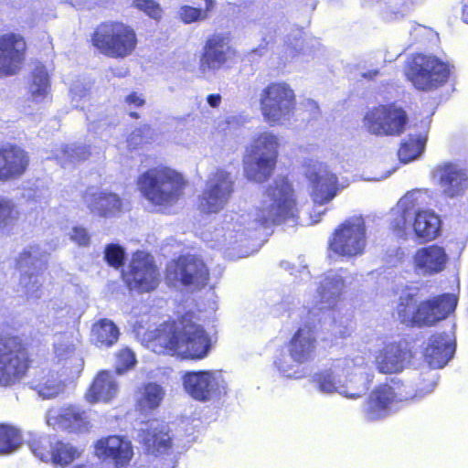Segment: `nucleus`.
Here are the masks:
<instances>
[{
    "label": "nucleus",
    "instance_id": "56",
    "mask_svg": "<svg viewBox=\"0 0 468 468\" xmlns=\"http://www.w3.org/2000/svg\"><path fill=\"white\" fill-rule=\"evenodd\" d=\"M70 239L80 246H86L90 242V235L86 229L74 227L70 232Z\"/></svg>",
    "mask_w": 468,
    "mask_h": 468
},
{
    "label": "nucleus",
    "instance_id": "14",
    "mask_svg": "<svg viewBox=\"0 0 468 468\" xmlns=\"http://www.w3.org/2000/svg\"><path fill=\"white\" fill-rule=\"evenodd\" d=\"M28 368V354L18 337L0 338V386L20 381Z\"/></svg>",
    "mask_w": 468,
    "mask_h": 468
},
{
    "label": "nucleus",
    "instance_id": "50",
    "mask_svg": "<svg viewBox=\"0 0 468 468\" xmlns=\"http://www.w3.org/2000/svg\"><path fill=\"white\" fill-rule=\"evenodd\" d=\"M131 6L157 22L164 15L163 8L155 0H133Z\"/></svg>",
    "mask_w": 468,
    "mask_h": 468
},
{
    "label": "nucleus",
    "instance_id": "60",
    "mask_svg": "<svg viewBox=\"0 0 468 468\" xmlns=\"http://www.w3.org/2000/svg\"><path fill=\"white\" fill-rule=\"evenodd\" d=\"M462 19L464 23L468 24V0H463Z\"/></svg>",
    "mask_w": 468,
    "mask_h": 468
},
{
    "label": "nucleus",
    "instance_id": "28",
    "mask_svg": "<svg viewBox=\"0 0 468 468\" xmlns=\"http://www.w3.org/2000/svg\"><path fill=\"white\" fill-rule=\"evenodd\" d=\"M138 441L145 451L154 455L165 453L171 447V437L165 424L152 420L144 424L138 432Z\"/></svg>",
    "mask_w": 468,
    "mask_h": 468
},
{
    "label": "nucleus",
    "instance_id": "43",
    "mask_svg": "<svg viewBox=\"0 0 468 468\" xmlns=\"http://www.w3.org/2000/svg\"><path fill=\"white\" fill-rule=\"evenodd\" d=\"M20 431L9 424H0V455H9L22 446Z\"/></svg>",
    "mask_w": 468,
    "mask_h": 468
},
{
    "label": "nucleus",
    "instance_id": "15",
    "mask_svg": "<svg viewBox=\"0 0 468 468\" xmlns=\"http://www.w3.org/2000/svg\"><path fill=\"white\" fill-rule=\"evenodd\" d=\"M408 122L407 112L395 104L374 107L363 119L366 130L378 136H399L405 131Z\"/></svg>",
    "mask_w": 468,
    "mask_h": 468
},
{
    "label": "nucleus",
    "instance_id": "38",
    "mask_svg": "<svg viewBox=\"0 0 468 468\" xmlns=\"http://www.w3.org/2000/svg\"><path fill=\"white\" fill-rule=\"evenodd\" d=\"M410 227H412L418 238L432 240L439 235L441 219L432 210L424 209L413 217L407 229Z\"/></svg>",
    "mask_w": 468,
    "mask_h": 468
},
{
    "label": "nucleus",
    "instance_id": "49",
    "mask_svg": "<svg viewBox=\"0 0 468 468\" xmlns=\"http://www.w3.org/2000/svg\"><path fill=\"white\" fill-rule=\"evenodd\" d=\"M89 155L90 153L85 146L70 144L58 149L54 157L65 165L67 164L85 160Z\"/></svg>",
    "mask_w": 468,
    "mask_h": 468
},
{
    "label": "nucleus",
    "instance_id": "44",
    "mask_svg": "<svg viewBox=\"0 0 468 468\" xmlns=\"http://www.w3.org/2000/svg\"><path fill=\"white\" fill-rule=\"evenodd\" d=\"M65 382L58 373L45 375L36 385L35 390L43 399H51L64 392Z\"/></svg>",
    "mask_w": 468,
    "mask_h": 468
},
{
    "label": "nucleus",
    "instance_id": "36",
    "mask_svg": "<svg viewBox=\"0 0 468 468\" xmlns=\"http://www.w3.org/2000/svg\"><path fill=\"white\" fill-rule=\"evenodd\" d=\"M315 348L314 332L310 325L306 324L294 333L288 346L292 360L303 364L313 358Z\"/></svg>",
    "mask_w": 468,
    "mask_h": 468
},
{
    "label": "nucleus",
    "instance_id": "40",
    "mask_svg": "<svg viewBox=\"0 0 468 468\" xmlns=\"http://www.w3.org/2000/svg\"><path fill=\"white\" fill-rule=\"evenodd\" d=\"M164 388L156 383L143 385L136 393V403L141 411L157 409L165 398Z\"/></svg>",
    "mask_w": 468,
    "mask_h": 468
},
{
    "label": "nucleus",
    "instance_id": "41",
    "mask_svg": "<svg viewBox=\"0 0 468 468\" xmlns=\"http://www.w3.org/2000/svg\"><path fill=\"white\" fill-rule=\"evenodd\" d=\"M119 337V329L109 319H101L95 323L91 329V341L99 347L112 346Z\"/></svg>",
    "mask_w": 468,
    "mask_h": 468
},
{
    "label": "nucleus",
    "instance_id": "19",
    "mask_svg": "<svg viewBox=\"0 0 468 468\" xmlns=\"http://www.w3.org/2000/svg\"><path fill=\"white\" fill-rule=\"evenodd\" d=\"M305 176L313 201L319 207L332 201L340 189L336 175L324 163L310 160Z\"/></svg>",
    "mask_w": 468,
    "mask_h": 468
},
{
    "label": "nucleus",
    "instance_id": "64",
    "mask_svg": "<svg viewBox=\"0 0 468 468\" xmlns=\"http://www.w3.org/2000/svg\"><path fill=\"white\" fill-rule=\"evenodd\" d=\"M324 210H320V209H319V210H317L318 217H317V218L313 219V220H312V223H316V222H318V221H319V219H320V216H321L322 214H324Z\"/></svg>",
    "mask_w": 468,
    "mask_h": 468
},
{
    "label": "nucleus",
    "instance_id": "10",
    "mask_svg": "<svg viewBox=\"0 0 468 468\" xmlns=\"http://www.w3.org/2000/svg\"><path fill=\"white\" fill-rule=\"evenodd\" d=\"M93 45L105 56L124 58L136 48V33L130 26L121 22L101 24L92 37Z\"/></svg>",
    "mask_w": 468,
    "mask_h": 468
},
{
    "label": "nucleus",
    "instance_id": "42",
    "mask_svg": "<svg viewBox=\"0 0 468 468\" xmlns=\"http://www.w3.org/2000/svg\"><path fill=\"white\" fill-rule=\"evenodd\" d=\"M426 141V132L419 134H410L409 137L402 142L399 150L398 154L399 160L403 163H409L420 157L424 151Z\"/></svg>",
    "mask_w": 468,
    "mask_h": 468
},
{
    "label": "nucleus",
    "instance_id": "55",
    "mask_svg": "<svg viewBox=\"0 0 468 468\" xmlns=\"http://www.w3.org/2000/svg\"><path fill=\"white\" fill-rule=\"evenodd\" d=\"M301 32L297 31L294 36L293 39H287L285 41L286 45V54L288 58H293L297 54L303 51V39L301 37Z\"/></svg>",
    "mask_w": 468,
    "mask_h": 468
},
{
    "label": "nucleus",
    "instance_id": "45",
    "mask_svg": "<svg viewBox=\"0 0 468 468\" xmlns=\"http://www.w3.org/2000/svg\"><path fill=\"white\" fill-rule=\"evenodd\" d=\"M303 365V363L293 361L290 353H282L274 360V367L280 375L292 379H300L305 376L306 370Z\"/></svg>",
    "mask_w": 468,
    "mask_h": 468
},
{
    "label": "nucleus",
    "instance_id": "16",
    "mask_svg": "<svg viewBox=\"0 0 468 468\" xmlns=\"http://www.w3.org/2000/svg\"><path fill=\"white\" fill-rule=\"evenodd\" d=\"M233 192L230 174L218 170L211 175L198 197V209L203 213H218L228 204Z\"/></svg>",
    "mask_w": 468,
    "mask_h": 468
},
{
    "label": "nucleus",
    "instance_id": "57",
    "mask_svg": "<svg viewBox=\"0 0 468 468\" xmlns=\"http://www.w3.org/2000/svg\"><path fill=\"white\" fill-rule=\"evenodd\" d=\"M87 95V90L79 85H75L70 89L71 101L75 107H80V101L85 99Z\"/></svg>",
    "mask_w": 468,
    "mask_h": 468
},
{
    "label": "nucleus",
    "instance_id": "5",
    "mask_svg": "<svg viewBox=\"0 0 468 468\" xmlns=\"http://www.w3.org/2000/svg\"><path fill=\"white\" fill-rule=\"evenodd\" d=\"M186 184L181 173L165 165L150 168L137 178L142 196L158 211L165 213L183 197Z\"/></svg>",
    "mask_w": 468,
    "mask_h": 468
},
{
    "label": "nucleus",
    "instance_id": "31",
    "mask_svg": "<svg viewBox=\"0 0 468 468\" xmlns=\"http://www.w3.org/2000/svg\"><path fill=\"white\" fill-rule=\"evenodd\" d=\"M83 201L91 213L102 218L116 217L122 211V200L112 192L90 187L85 192Z\"/></svg>",
    "mask_w": 468,
    "mask_h": 468
},
{
    "label": "nucleus",
    "instance_id": "35",
    "mask_svg": "<svg viewBox=\"0 0 468 468\" xmlns=\"http://www.w3.org/2000/svg\"><path fill=\"white\" fill-rule=\"evenodd\" d=\"M115 375L109 370L100 371L85 394L86 400L91 404L112 401L119 392V383Z\"/></svg>",
    "mask_w": 468,
    "mask_h": 468
},
{
    "label": "nucleus",
    "instance_id": "13",
    "mask_svg": "<svg viewBox=\"0 0 468 468\" xmlns=\"http://www.w3.org/2000/svg\"><path fill=\"white\" fill-rule=\"evenodd\" d=\"M367 247L365 220L361 216L346 219L333 232L329 249L338 256L354 258L364 253Z\"/></svg>",
    "mask_w": 468,
    "mask_h": 468
},
{
    "label": "nucleus",
    "instance_id": "52",
    "mask_svg": "<svg viewBox=\"0 0 468 468\" xmlns=\"http://www.w3.org/2000/svg\"><path fill=\"white\" fill-rule=\"evenodd\" d=\"M152 129L148 125H143L135 129L128 137L127 144L131 148H136L143 143H148L152 139Z\"/></svg>",
    "mask_w": 468,
    "mask_h": 468
},
{
    "label": "nucleus",
    "instance_id": "47",
    "mask_svg": "<svg viewBox=\"0 0 468 468\" xmlns=\"http://www.w3.org/2000/svg\"><path fill=\"white\" fill-rule=\"evenodd\" d=\"M204 8L193 7L190 5H183L179 10V16L185 24L204 21L208 18L209 13L215 7L214 0H203Z\"/></svg>",
    "mask_w": 468,
    "mask_h": 468
},
{
    "label": "nucleus",
    "instance_id": "53",
    "mask_svg": "<svg viewBox=\"0 0 468 468\" xmlns=\"http://www.w3.org/2000/svg\"><path fill=\"white\" fill-rule=\"evenodd\" d=\"M124 257V250L117 244H110L105 249V260L116 269L123 264Z\"/></svg>",
    "mask_w": 468,
    "mask_h": 468
},
{
    "label": "nucleus",
    "instance_id": "26",
    "mask_svg": "<svg viewBox=\"0 0 468 468\" xmlns=\"http://www.w3.org/2000/svg\"><path fill=\"white\" fill-rule=\"evenodd\" d=\"M234 54L229 39L221 35H214L209 37L205 45L204 53L201 56L199 69L202 73L220 69Z\"/></svg>",
    "mask_w": 468,
    "mask_h": 468
},
{
    "label": "nucleus",
    "instance_id": "48",
    "mask_svg": "<svg viewBox=\"0 0 468 468\" xmlns=\"http://www.w3.org/2000/svg\"><path fill=\"white\" fill-rule=\"evenodd\" d=\"M18 211L15 202L5 196H0V233L9 230L17 219Z\"/></svg>",
    "mask_w": 468,
    "mask_h": 468
},
{
    "label": "nucleus",
    "instance_id": "7",
    "mask_svg": "<svg viewBox=\"0 0 468 468\" xmlns=\"http://www.w3.org/2000/svg\"><path fill=\"white\" fill-rule=\"evenodd\" d=\"M452 69L447 59L431 53H415L407 58L403 72L416 90L429 92L444 86Z\"/></svg>",
    "mask_w": 468,
    "mask_h": 468
},
{
    "label": "nucleus",
    "instance_id": "39",
    "mask_svg": "<svg viewBox=\"0 0 468 468\" xmlns=\"http://www.w3.org/2000/svg\"><path fill=\"white\" fill-rule=\"evenodd\" d=\"M50 78L46 68L37 64L34 68L28 82L30 98L37 103L44 102L50 99Z\"/></svg>",
    "mask_w": 468,
    "mask_h": 468
},
{
    "label": "nucleus",
    "instance_id": "27",
    "mask_svg": "<svg viewBox=\"0 0 468 468\" xmlns=\"http://www.w3.org/2000/svg\"><path fill=\"white\" fill-rule=\"evenodd\" d=\"M434 176L438 178L439 186L446 197H461L468 188L466 172L455 164L446 163L439 165Z\"/></svg>",
    "mask_w": 468,
    "mask_h": 468
},
{
    "label": "nucleus",
    "instance_id": "63",
    "mask_svg": "<svg viewBox=\"0 0 468 468\" xmlns=\"http://www.w3.org/2000/svg\"><path fill=\"white\" fill-rule=\"evenodd\" d=\"M378 74V70H370V71H367V72H365L362 74V76L364 78H368V79H372L374 76H376Z\"/></svg>",
    "mask_w": 468,
    "mask_h": 468
},
{
    "label": "nucleus",
    "instance_id": "29",
    "mask_svg": "<svg viewBox=\"0 0 468 468\" xmlns=\"http://www.w3.org/2000/svg\"><path fill=\"white\" fill-rule=\"evenodd\" d=\"M95 452L99 458L111 460L120 467L127 465L133 455L131 441L121 436H109L99 440L95 445Z\"/></svg>",
    "mask_w": 468,
    "mask_h": 468
},
{
    "label": "nucleus",
    "instance_id": "34",
    "mask_svg": "<svg viewBox=\"0 0 468 468\" xmlns=\"http://www.w3.org/2000/svg\"><path fill=\"white\" fill-rule=\"evenodd\" d=\"M454 340L446 334L431 335L424 350V358L432 368L443 367L453 356Z\"/></svg>",
    "mask_w": 468,
    "mask_h": 468
},
{
    "label": "nucleus",
    "instance_id": "54",
    "mask_svg": "<svg viewBox=\"0 0 468 468\" xmlns=\"http://www.w3.org/2000/svg\"><path fill=\"white\" fill-rule=\"evenodd\" d=\"M135 364L134 354L128 348L122 349L116 356V373L122 374Z\"/></svg>",
    "mask_w": 468,
    "mask_h": 468
},
{
    "label": "nucleus",
    "instance_id": "3",
    "mask_svg": "<svg viewBox=\"0 0 468 468\" xmlns=\"http://www.w3.org/2000/svg\"><path fill=\"white\" fill-rule=\"evenodd\" d=\"M351 277L343 270L327 271L320 282L314 302L308 305V323L322 326L336 337H345L348 334L351 319L338 309L337 304Z\"/></svg>",
    "mask_w": 468,
    "mask_h": 468
},
{
    "label": "nucleus",
    "instance_id": "4",
    "mask_svg": "<svg viewBox=\"0 0 468 468\" xmlns=\"http://www.w3.org/2000/svg\"><path fill=\"white\" fill-rule=\"evenodd\" d=\"M438 376L435 372L425 374L422 381L415 392L411 388L399 381L384 384L376 388L367 398L364 405V416L369 421L383 420L395 412L399 404L421 399L431 393L437 385Z\"/></svg>",
    "mask_w": 468,
    "mask_h": 468
},
{
    "label": "nucleus",
    "instance_id": "59",
    "mask_svg": "<svg viewBox=\"0 0 468 468\" xmlns=\"http://www.w3.org/2000/svg\"><path fill=\"white\" fill-rule=\"evenodd\" d=\"M207 102L212 108H218L221 103V96L219 94H209L207 97Z\"/></svg>",
    "mask_w": 468,
    "mask_h": 468
},
{
    "label": "nucleus",
    "instance_id": "32",
    "mask_svg": "<svg viewBox=\"0 0 468 468\" xmlns=\"http://www.w3.org/2000/svg\"><path fill=\"white\" fill-rule=\"evenodd\" d=\"M47 424L54 429L82 431L87 430L89 418L84 410L75 406L51 409L46 416Z\"/></svg>",
    "mask_w": 468,
    "mask_h": 468
},
{
    "label": "nucleus",
    "instance_id": "24",
    "mask_svg": "<svg viewBox=\"0 0 468 468\" xmlns=\"http://www.w3.org/2000/svg\"><path fill=\"white\" fill-rule=\"evenodd\" d=\"M430 196L428 190L414 189L409 191L398 202L393 210L397 217L393 220V227L399 232H405L414 216L422 211V207L428 204Z\"/></svg>",
    "mask_w": 468,
    "mask_h": 468
},
{
    "label": "nucleus",
    "instance_id": "11",
    "mask_svg": "<svg viewBox=\"0 0 468 468\" xmlns=\"http://www.w3.org/2000/svg\"><path fill=\"white\" fill-rule=\"evenodd\" d=\"M48 252L38 245H30L23 250L16 259V266L21 271L17 292L27 299H39L42 296L43 279Z\"/></svg>",
    "mask_w": 468,
    "mask_h": 468
},
{
    "label": "nucleus",
    "instance_id": "51",
    "mask_svg": "<svg viewBox=\"0 0 468 468\" xmlns=\"http://www.w3.org/2000/svg\"><path fill=\"white\" fill-rule=\"evenodd\" d=\"M410 35L413 41L432 40L437 37V33L431 27L411 22L410 24Z\"/></svg>",
    "mask_w": 468,
    "mask_h": 468
},
{
    "label": "nucleus",
    "instance_id": "62",
    "mask_svg": "<svg viewBox=\"0 0 468 468\" xmlns=\"http://www.w3.org/2000/svg\"><path fill=\"white\" fill-rule=\"evenodd\" d=\"M282 266L285 270L291 271H292V273H293L294 269H295V268H294V266H292V265L290 262H288V261H283V262L282 263Z\"/></svg>",
    "mask_w": 468,
    "mask_h": 468
},
{
    "label": "nucleus",
    "instance_id": "20",
    "mask_svg": "<svg viewBox=\"0 0 468 468\" xmlns=\"http://www.w3.org/2000/svg\"><path fill=\"white\" fill-rule=\"evenodd\" d=\"M125 282L130 290L140 293L155 290L160 283V273L153 256L144 251H136L125 275Z\"/></svg>",
    "mask_w": 468,
    "mask_h": 468
},
{
    "label": "nucleus",
    "instance_id": "30",
    "mask_svg": "<svg viewBox=\"0 0 468 468\" xmlns=\"http://www.w3.org/2000/svg\"><path fill=\"white\" fill-rule=\"evenodd\" d=\"M410 352L399 343L386 344L374 356L376 368L382 374L401 372L410 359Z\"/></svg>",
    "mask_w": 468,
    "mask_h": 468
},
{
    "label": "nucleus",
    "instance_id": "46",
    "mask_svg": "<svg viewBox=\"0 0 468 468\" xmlns=\"http://www.w3.org/2000/svg\"><path fill=\"white\" fill-rule=\"evenodd\" d=\"M73 317V311L66 303L52 300L47 305L46 319L49 325L68 324Z\"/></svg>",
    "mask_w": 468,
    "mask_h": 468
},
{
    "label": "nucleus",
    "instance_id": "37",
    "mask_svg": "<svg viewBox=\"0 0 468 468\" xmlns=\"http://www.w3.org/2000/svg\"><path fill=\"white\" fill-rule=\"evenodd\" d=\"M343 360L331 367L320 370L311 377V384L315 390L324 395L337 393L341 396V378L344 367Z\"/></svg>",
    "mask_w": 468,
    "mask_h": 468
},
{
    "label": "nucleus",
    "instance_id": "9",
    "mask_svg": "<svg viewBox=\"0 0 468 468\" xmlns=\"http://www.w3.org/2000/svg\"><path fill=\"white\" fill-rule=\"evenodd\" d=\"M296 107L295 93L284 81L268 84L260 93L262 118L270 126H282L290 122Z\"/></svg>",
    "mask_w": 468,
    "mask_h": 468
},
{
    "label": "nucleus",
    "instance_id": "33",
    "mask_svg": "<svg viewBox=\"0 0 468 468\" xmlns=\"http://www.w3.org/2000/svg\"><path fill=\"white\" fill-rule=\"evenodd\" d=\"M54 360L65 368V374L73 379L83 368L82 358L76 354L73 339L69 335H59L54 342Z\"/></svg>",
    "mask_w": 468,
    "mask_h": 468
},
{
    "label": "nucleus",
    "instance_id": "21",
    "mask_svg": "<svg viewBox=\"0 0 468 468\" xmlns=\"http://www.w3.org/2000/svg\"><path fill=\"white\" fill-rule=\"evenodd\" d=\"M166 279L173 284L204 286L208 280V271L204 262L196 256L187 255L172 261L166 268Z\"/></svg>",
    "mask_w": 468,
    "mask_h": 468
},
{
    "label": "nucleus",
    "instance_id": "17",
    "mask_svg": "<svg viewBox=\"0 0 468 468\" xmlns=\"http://www.w3.org/2000/svg\"><path fill=\"white\" fill-rule=\"evenodd\" d=\"M343 375L341 378V396L349 399H356L364 395L373 379V372L364 356L343 360Z\"/></svg>",
    "mask_w": 468,
    "mask_h": 468
},
{
    "label": "nucleus",
    "instance_id": "2",
    "mask_svg": "<svg viewBox=\"0 0 468 468\" xmlns=\"http://www.w3.org/2000/svg\"><path fill=\"white\" fill-rule=\"evenodd\" d=\"M152 347L155 353L201 360L210 352L211 339L193 314H187L177 321L160 324L152 336Z\"/></svg>",
    "mask_w": 468,
    "mask_h": 468
},
{
    "label": "nucleus",
    "instance_id": "22",
    "mask_svg": "<svg viewBox=\"0 0 468 468\" xmlns=\"http://www.w3.org/2000/svg\"><path fill=\"white\" fill-rule=\"evenodd\" d=\"M26 42L15 33L0 37V75L11 76L16 74L25 60Z\"/></svg>",
    "mask_w": 468,
    "mask_h": 468
},
{
    "label": "nucleus",
    "instance_id": "12",
    "mask_svg": "<svg viewBox=\"0 0 468 468\" xmlns=\"http://www.w3.org/2000/svg\"><path fill=\"white\" fill-rule=\"evenodd\" d=\"M182 382L186 394L203 403L219 401L229 391L227 380L217 370L187 371Z\"/></svg>",
    "mask_w": 468,
    "mask_h": 468
},
{
    "label": "nucleus",
    "instance_id": "61",
    "mask_svg": "<svg viewBox=\"0 0 468 468\" xmlns=\"http://www.w3.org/2000/svg\"><path fill=\"white\" fill-rule=\"evenodd\" d=\"M295 271L300 272L304 277H308L309 276V271L306 270V266L305 265L298 267V269L295 270Z\"/></svg>",
    "mask_w": 468,
    "mask_h": 468
},
{
    "label": "nucleus",
    "instance_id": "23",
    "mask_svg": "<svg viewBox=\"0 0 468 468\" xmlns=\"http://www.w3.org/2000/svg\"><path fill=\"white\" fill-rule=\"evenodd\" d=\"M29 165L27 151L14 144L0 145V182L21 178Z\"/></svg>",
    "mask_w": 468,
    "mask_h": 468
},
{
    "label": "nucleus",
    "instance_id": "58",
    "mask_svg": "<svg viewBox=\"0 0 468 468\" xmlns=\"http://www.w3.org/2000/svg\"><path fill=\"white\" fill-rule=\"evenodd\" d=\"M125 102L129 107H141L144 104L145 100L142 97V95H139L136 92H132L125 98Z\"/></svg>",
    "mask_w": 468,
    "mask_h": 468
},
{
    "label": "nucleus",
    "instance_id": "6",
    "mask_svg": "<svg viewBox=\"0 0 468 468\" xmlns=\"http://www.w3.org/2000/svg\"><path fill=\"white\" fill-rule=\"evenodd\" d=\"M457 302L454 294L445 293L417 304L415 296L407 293L399 297L397 315L408 326H432L453 313Z\"/></svg>",
    "mask_w": 468,
    "mask_h": 468
},
{
    "label": "nucleus",
    "instance_id": "18",
    "mask_svg": "<svg viewBox=\"0 0 468 468\" xmlns=\"http://www.w3.org/2000/svg\"><path fill=\"white\" fill-rule=\"evenodd\" d=\"M27 443L36 458L54 466H67L80 456L78 449L70 443L48 436L32 434Z\"/></svg>",
    "mask_w": 468,
    "mask_h": 468
},
{
    "label": "nucleus",
    "instance_id": "25",
    "mask_svg": "<svg viewBox=\"0 0 468 468\" xmlns=\"http://www.w3.org/2000/svg\"><path fill=\"white\" fill-rule=\"evenodd\" d=\"M449 261V256L443 247L429 245L417 250L413 256L416 273L430 277L443 271Z\"/></svg>",
    "mask_w": 468,
    "mask_h": 468
},
{
    "label": "nucleus",
    "instance_id": "1",
    "mask_svg": "<svg viewBox=\"0 0 468 468\" xmlns=\"http://www.w3.org/2000/svg\"><path fill=\"white\" fill-rule=\"evenodd\" d=\"M299 208L292 185L286 177L275 178L267 187L261 207L254 212L234 214L225 219L212 234H204V240L220 250H237L230 257L243 258L257 249L247 247L248 237L261 227L279 224H298Z\"/></svg>",
    "mask_w": 468,
    "mask_h": 468
},
{
    "label": "nucleus",
    "instance_id": "8",
    "mask_svg": "<svg viewBox=\"0 0 468 468\" xmlns=\"http://www.w3.org/2000/svg\"><path fill=\"white\" fill-rule=\"evenodd\" d=\"M279 145V138L270 131L253 137L243 159L248 179L261 183L271 176L275 168Z\"/></svg>",
    "mask_w": 468,
    "mask_h": 468
}]
</instances>
